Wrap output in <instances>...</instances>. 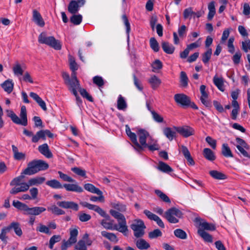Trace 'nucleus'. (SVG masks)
I'll return each mask as SVG.
<instances>
[{
	"label": "nucleus",
	"instance_id": "nucleus-45",
	"mask_svg": "<svg viewBox=\"0 0 250 250\" xmlns=\"http://www.w3.org/2000/svg\"><path fill=\"white\" fill-rule=\"evenodd\" d=\"M174 234L176 237L181 239H186L187 238L186 232L180 229H176L174 231Z\"/></svg>",
	"mask_w": 250,
	"mask_h": 250
},
{
	"label": "nucleus",
	"instance_id": "nucleus-43",
	"mask_svg": "<svg viewBox=\"0 0 250 250\" xmlns=\"http://www.w3.org/2000/svg\"><path fill=\"white\" fill-rule=\"evenodd\" d=\"M83 17L81 15L73 14L70 17V21L74 25H79L82 21Z\"/></svg>",
	"mask_w": 250,
	"mask_h": 250
},
{
	"label": "nucleus",
	"instance_id": "nucleus-8",
	"mask_svg": "<svg viewBox=\"0 0 250 250\" xmlns=\"http://www.w3.org/2000/svg\"><path fill=\"white\" fill-rule=\"evenodd\" d=\"M182 216V212L175 208H172L168 209L165 214V218L171 223H177L179 220L176 217L181 218Z\"/></svg>",
	"mask_w": 250,
	"mask_h": 250
},
{
	"label": "nucleus",
	"instance_id": "nucleus-54",
	"mask_svg": "<svg viewBox=\"0 0 250 250\" xmlns=\"http://www.w3.org/2000/svg\"><path fill=\"white\" fill-rule=\"evenodd\" d=\"M93 83L99 88L103 86L104 84V82L103 78L99 76H96L93 78Z\"/></svg>",
	"mask_w": 250,
	"mask_h": 250
},
{
	"label": "nucleus",
	"instance_id": "nucleus-29",
	"mask_svg": "<svg viewBox=\"0 0 250 250\" xmlns=\"http://www.w3.org/2000/svg\"><path fill=\"white\" fill-rule=\"evenodd\" d=\"M163 133L166 137L170 141L176 137V132L173 131L172 129L169 127L164 128Z\"/></svg>",
	"mask_w": 250,
	"mask_h": 250
},
{
	"label": "nucleus",
	"instance_id": "nucleus-17",
	"mask_svg": "<svg viewBox=\"0 0 250 250\" xmlns=\"http://www.w3.org/2000/svg\"><path fill=\"white\" fill-rule=\"evenodd\" d=\"M39 152L47 158H51L53 157V154L49 149L47 144H43L38 147Z\"/></svg>",
	"mask_w": 250,
	"mask_h": 250
},
{
	"label": "nucleus",
	"instance_id": "nucleus-20",
	"mask_svg": "<svg viewBox=\"0 0 250 250\" xmlns=\"http://www.w3.org/2000/svg\"><path fill=\"white\" fill-rule=\"evenodd\" d=\"M177 131L185 137H189L193 134V129L188 127H175Z\"/></svg>",
	"mask_w": 250,
	"mask_h": 250
},
{
	"label": "nucleus",
	"instance_id": "nucleus-38",
	"mask_svg": "<svg viewBox=\"0 0 250 250\" xmlns=\"http://www.w3.org/2000/svg\"><path fill=\"white\" fill-rule=\"evenodd\" d=\"M30 96L36 101L38 104L44 111H46L47 110L46 104L44 101L39 96V95H30Z\"/></svg>",
	"mask_w": 250,
	"mask_h": 250
},
{
	"label": "nucleus",
	"instance_id": "nucleus-10",
	"mask_svg": "<svg viewBox=\"0 0 250 250\" xmlns=\"http://www.w3.org/2000/svg\"><path fill=\"white\" fill-rule=\"evenodd\" d=\"M85 3V0H71L68 5V11L72 14H76Z\"/></svg>",
	"mask_w": 250,
	"mask_h": 250
},
{
	"label": "nucleus",
	"instance_id": "nucleus-18",
	"mask_svg": "<svg viewBox=\"0 0 250 250\" xmlns=\"http://www.w3.org/2000/svg\"><path fill=\"white\" fill-rule=\"evenodd\" d=\"M1 87L3 90L9 94L12 92L14 87V83L11 79H8L1 84Z\"/></svg>",
	"mask_w": 250,
	"mask_h": 250
},
{
	"label": "nucleus",
	"instance_id": "nucleus-53",
	"mask_svg": "<svg viewBox=\"0 0 250 250\" xmlns=\"http://www.w3.org/2000/svg\"><path fill=\"white\" fill-rule=\"evenodd\" d=\"M61 240V237L60 235H54L51 237L49 240V248L50 249L53 248L54 245Z\"/></svg>",
	"mask_w": 250,
	"mask_h": 250
},
{
	"label": "nucleus",
	"instance_id": "nucleus-22",
	"mask_svg": "<svg viewBox=\"0 0 250 250\" xmlns=\"http://www.w3.org/2000/svg\"><path fill=\"white\" fill-rule=\"evenodd\" d=\"M127 136L129 137L131 142L133 144L134 147L136 150H137L139 152H140L142 150H143V147L137 141V136L135 133L131 132L130 134H128Z\"/></svg>",
	"mask_w": 250,
	"mask_h": 250
},
{
	"label": "nucleus",
	"instance_id": "nucleus-55",
	"mask_svg": "<svg viewBox=\"0 0 250 250\" xmlns=\"http://www.w3.org/2000/svg\"><path fill=\"white\" fill-rule=\"evenodd\" d=\"M241 57L242 53L238 50L232 57V60L235 65H237L240 63Z\"/></svg>",
	"mask_w": 250,
	"mask_h": 250
},
{
	"label": "nucleus",
	"instance_id": "nucleus-47",
	"mask_svg": "<svg viewBox=\"0 0 250 250\" xmlns=\"http://www.w3.org/2000/svg\"><path fill=\"white\" fill-rule=\"evenodd\" d=\"M155 193L160 197V198L166 203H170V200L169 197L159 189H156Z\"/></svg>",
	"mask_w": 250,
	"mask_h": 250
},
{
	"label": "nucleus",
	"instance_id": "nucleus-39",
	"mask_svg": "<svg viewBox=\"0 0 250 250\" xmlns=\"http://www.w3.org/2000/svg\"><path fill=\"white\" fill-rule=\"evenodd\" d=\"M213 81L214 84L217 87V88L221 91L223 92L224 91V87L223 79L215 76L213 79Z\"/></svg>",
	"mask_w": 250,
	"mask_h": 250
},
{
	"label": "nucleus",
	"instance_id": "nucleus-7",
	"mask_svg": "<svg viewBox=\"0 0 250 250\" xmlns=\"http://www.w3.org/2000/svg\"><path fill=\"white\" fill-rule=\"evenodd\" d=\"M174 99L176 103L183 108L190 107L194 109L198 108L194 103L191 102L190 98L187 95H174Z\"/></svg>",
	"mask_w": 250,
	"mask_h": 250
},
{
	"label": "nucleus",
	"instance_id": "nucleus-57",
	"mask_svg": "<svg viewBox=\"0 0 250 250\" xmlns=\"http://www.w3.org/2000/svg\"><path fill=\"white\" fill-rule=\"evenodd\" d=\"M78 234V231L77 229H70V237L69 238V241L75 243L77 241V236Z\"/></svg>",
	"mask_w": 250,
	"mask_h": 250
},
{
	"label": "nucleus",
	"instance_id": "nucleus-56",
	"mask_svg": "<svg viewBox=\"0 0 250 250\" xmlns=\"http://www.w3.org/2000/svg\"><path fill=\"white\" fill-rule=\"evenodd\" d=\"M9 232V229L7 227H5L2 229L1 233H0V239L4 243L7 242V237L6 234Z\"/></svg>",
	"mask_w": 250,
	"mask_h": 250
},
{
	"label": "nucleus",
	"instance_id": "nucleus-13",
	"mask_svg": "<svg viewBox=\"0 0 250 250\" xmlns=\"http://www.w3.org/2000/svg\"><path fill=\"white\" fill-rule=\"evenodd\" d=\"M137 135L139 137L140 145L143 148L144 146L146 145V139L147 138L149 139V137L151 136L147 131L143 129L138 130L137 131Z\"/></svg>",
	"mask_w": 250,
	"mask_h": 250
},
{
	"label": "nucleus",
	"instance_id": "nucleus-35",
	"mask_svg": "<svg viewBox=\"0 0 250 250\" xmlns=\"http://www.w3.org/2000/svg\"><path fill=\"white\" fill-rule=\"evenodd\" d=\"M209 173L211 177L216 179L224 180L226 178V176L224 174L217 170H211Z\"/></svg>",
	"mask_w": 250,
	"mask_h": 250
},
{
	"label": "nucleus",
	"instance_id": "nucleus-32",
	"mask_svg": "<svg viewBox=\"0 0 250 250\" xmlns=\"http://www.w3.org/2000/svg\"><path fill=\"white\" fill-rule=\"evenodd\" d=\"M40 138L43 140H45L46 136H48L49 138H52L53 137V134H52L50 130L48 129L46 130H41L37 132Z\"/></svg>",
	"mask_w": 250,
	"mask_h": 250
},
{
	"label": "nucleus",
	"instance_id": "nucleus-21",
	"mask_svg": "<svg viewBox=\"0 0 250 250\" xmlns=\"http://www.w3.org/2000/svg\"><path fill=\"white\" fill-rule=\"evenodd\" d=\"M7 227L9 229V231L13 229L18 236L20 237L22 235V231L19 223L17 222H12Z\"/></svg>",
	"mask_w": 250,
	"mask_h": 250
},
{
	"label": "nucleus",
	"instance_id": "nucleus-40",
	"mask_svg": "<svg viewBox=\"0 0 250 250\" xmlns=\"http://www.w3.org/2000/svg\"><path fill=\"white\" fill-rule=\"evenodd\" d=\"M46 184L53 188H61L63 187V185L55 179L47 181Z\"/></svg>",
	"mask_w": 250,
	"mask_h": 250
},
{
	"label": "nucleus",
	"instance_id": "nucleus-24",
	"mask_svg": "<svg viewBox=\"0 0 250 250\" xmlns=\"http://www.w3.org/2000/svg\"><path fill=\"white\" fill-rule=\"evenodd\" d=\"M101 234L103 237L114 243H116L118 241V239L117 236L113 233L108 232L106 231H102L101 232Z\"/></svg>",
	"mask_w": 250,
	"mask_h": 250
},
{
	"label": "nucleus",
	"instance_id": "nucleus-48",
	"mask_svg": "<svg viewBox=\"0 0 250 250\" xmlns=\"http://www.w3.org/2000/svg\"><path fill=\"white\" fill-rule=\"evenodd\" d=\"M212 54V49L208 48L206 52L202 55V61L204 63H207L209 61Z\"/></svg>",
	"mask_w": 250,
	"mask_h": 250
},
{
	"label": "nucleus",
	"instance_id": "nucleus-25",
	"mask_svg": "<svg viewBox=\"0 0 250 250\" xmlns=\"http://www.w3.org/2000/svg\"><path fill=\"white\" fill-rule=\"evenodd\" d=\"M162 48L165 52L168 54H172L175 50V47L167 42L162 43Z\"/></svg>",
	"mask_w": 250,
	"mask_h": 250
},
{
	"label": "nucleus",
	"instance_id": "nucleus-14",
	"mask_svg": "<svg viewBox=\"0 0 250 250\" xmlns=\"http://www.w3.org/2000/svg\"><path fill=\"white\" fill-rule=\"evenodd\" d=\"M144 213L150 220L155 221L157 223V225L160 227H161L162 228H164L165 225H164L163 222L162 221V220L161 219V218L159 216H158L157 215H156L155 214H153L150 211L146 210V209L144 211Z\"/></svg>",
	"mask_w": 250,
	"mask_h": 250
},
{
	"label": "nucleus",
	"instance_id": "nucleus-23",
	"mask_svg": "<svg viewBox=\"0 0 250 250\" xmlns=\"http://www.w3.org/2000/svg\"><path fill=\"white\" fill-rule=\"evenodd\" d=\"M197 233L205 242L208 243L213 242L212 236L206 231L198 229Z\"/></svg>",
	"mask_w": 250,
	"mask_h": 250
},
{
	"label": "nucleus",
	"instance_id": "nucleus-50",
	"mask_svg": "<svg viewBox=\"0 0 250 250\" xmlns=\"http://www.w3.org/2000/svg\"><path fill=\"white\" fill-rule=\"evenodd\" d=\"M150 46L151 49L155 52L159 50V43L155 38H151L150 39Z\"/></svg>",
	"mask_w": 250,
	"mask_h": 250
},
{
	"label": "nucleus",
	"instance_id": "nucleus-64",
	"mask_svg": "<svg viewBox=\"0 0 250 250\" xmlns=\"http://www.w3.org/2000/svg\"><path fill=\"white\" fill-rule=\"evenodd\" d=\"M151 113L152 118L155 122L159 123H163L164 122L163 118L155 111H151Z\"/></svg>",
	"mask_w": 250,
	"mask_h": 250
},
{
	"label": "nucleus",
	"instance_id": "nucleus-42",
	"mask_svg": "<svg viewBox=\"0 0 250 250\" xmlns=\"http://www.w3.org/2000/svg\"><path fill=\"white\" fill-rule=\"evenodd\" d=\"M151 87L155 89L161 83V80L155 75L152 76L148 80Z\"/></svg>",
	"mask_w": 250,
	"mask_h": 250
},
{
	"label": "nucleus",
	"instance_id": "nucleus-59",
	"mask_svg": "<svg viewBox=\"0 0 250 250\" xmlns=\"http://www.w3.org/2000/svg\"><path fill=\"white\" fill-rule=\"evenodd\" d=\"M152 71L156 72L161 69L163 67L162 62L159 60H156L152 64Z\"/></svg>",
	"mask_w": 250,
	"mask_h": 250
},
{
	"label": "nucleus",
	"instance_id": "nucleus-16",
	"mask_svg": "<svg viewBox=\"0 0 250 250\" xmlns=\"http://www.w3.org/2000/svg\"><path fill=\"white\" fill-rule=\"evenodd\" d=\"M63 187L68 191L81 193L83 191V188L77 184H64Z\"/></svg>",
	"mask_w": 250,
	"mask_h": 250
},
{
	"label": "nucleus",
	"instance_id": "nucleus-52",
	"mask_svg": "<svg viewBox=\"0 0 250 250\" xmlns=\"http://www.w3.org/2000/svg\"><path fill=\"white\" fill-rule=\"evenodd\" d=\"M78 216L79 220L82 222H87L91 218V216L90 214H86L82 211L78 213Z\"/></svg>",
	"mask_w": 250,
	"mask_h": 250
},
{
	"label": "nucleus",
	"instance_id": "nucleus-60",
	"mask_svg": "<svg viewBox=\"0 0 250 250\" xmlns=\"http://www.w3.org/2000/svg\"><path fill=\"white\" fill-rule=\"evenodd\" d=\"M74 250H87L85 241L83 240H80L75 245Z\"/></svg>",
	"mask_w": 250,
	"mask_h": 250
},
{
	"label": "nucleus",
	"instance_id": "nucleus-34",
	"mask_svg": "<svg viewBox=\"0 0 250 250\" xmlns=\"http://www.w3.org/2000/svg\"><path fill=\"white\" fill-rule=\"evenodd\" d=\"M127 107V104L125 99L120 96L117 100V108L119 110H125Z\"/></svg>",
	"mask_w": 250,
	"mask_h": 250
},
{
	"label": "nucleus",
	"instance_id": "nucleus-61",
	"mask_svg": "<svg viewBox=\"0 0 250 250\" xmlns=\"http://www.w3.org/2000/svg\"><path fill=\"white\" fill-rule=\"evenodd\" d=\"M180 82L183 86H186L188 85V78L184 71H182L180 73Z\"/></svg>",
	"mask_w": 250,
	"mask_h": 250
},
{
	"label": "nucleus",
	"instance_id": "nucleus-58",
	"mask_svg": "<svg viewBox=\"0 0 250 250\" xmlns=\"http://www.w3.org/2000/svg\"><path fill=\"white\" fill-rule=\"evenodd\" d=\"M71 170L78 175L86 178V171L79 167L71 168Z\"/></svg>",
	"mask_w": 250,
	"mask_h": 250
},
{
	"label": "nucleus",
	"instance_id": "nucleus-44",
	"mask_svg": "<svg viewBox=\"0 0 250 250\" xmlns=\"http://www.w3.org/2000/svg\"><path fill=\"white\" fill-rule=\"evenodd\" d=\"M201 103L206 107H211L212 106L211 102L208 97V95H202L200 98Z\"/></svg>",
	"mask_w": 250,
	"mask_h": 250
},
{
	"label": "nucleus",
	"instance_id": "nucleus-37",
	"mask_svg": "<svg viewBox=\"0 0 250 250\" xmlns=\"http://www.w3.org/2000/svg\"><path fill=\"white\" fill-rule=\"evenodd\" d=\"M13 206L17 209L22 210L23 212L26 211L28 206L19 201L14 200L12 203Z\"/></svg>",
	"mask_w": 250,
	"mask_h": 250
},
{
	"label": "nucleus",
	"instance_id": "nucleus-12",
	"mask_svg": "<svg viewBox=\"0 0 250 250\" xmlns=\"http://www.w3.org/2000/svg\"><path fill=\"white\" fill-rule=\"evenodd\" d=\"M57 205L63 208L72 209L75 211L79 210L78 205L72 201H61L57 202Z\"/></svg>",
	"mask_w": 250,
	"mask_h": 250
},
{
	"label": "nucleus",
	"instance_id": "nucleus-19",
	"mask_svg": "<svg viewBox=\"0 0 250 250\" xmlns=\"http://www.w3.org/2000/svg\"><path fill=\"white\" fill-rule=\"evenodd\" d=\"M135 244L137 248L140 250H146L150 247V244L146 241L141 238L135 241Z\"/></svg>",
	"mask_w": 250,
	"mask_h": 250
},
{
	"label": "nucleus",
	"instance_id": "nucleus-49",
	"mask_svg": "<svg viewBox=\"0 0 250 250\" xmlns=\"http://www.w3.org/2000/svg\"><path fill=\"white\" fill-rule=\"evenodd\" d=\"M37 231L42 233H44L47 234H51V232L50 231L49 227L43 225L42 224H39V226L36 229Z\"/></svg>",
	"mask_w": 250,
	"mask_h": 250
},
{
	"label": "nucleus",
	"instance_id": "nucleus-11",
	"mask_svg": "<svg viewBox=\"0 0 250 250\" xmlns=\"http://www.w3.org/2000/svg\"><path fill=\"white\" fill-rule=\"evenodd\" d=\"M45 210L46 208L44 207H34L29 208L28 206L26 211H25V212H23V213L25 215H28L37 216L41 214L42 213L45 211Z\"/></svg>",
	"mask_w": 250,
	"mask_h": 250
},
{
	"label": "nucleus",
	"instance_id": "nucleus-2",
	"mask_svg": "<svg viewBox=\"0 0 250 250\" xmlns=\"http://www.w3.org/2000/svg\"><path fill=\"white\" fill-rule=\"evenodd\" d=\"M70 68L72 71L71 78L69 74L66 72H62V77L64 82V83L67 86L69 90L73 94H77L79 92L80 94H88L85 89L80 87L78 80L77 78L76 73L75 71L78 68L77 63L74 58L70 56L69 57Z\"/></svg>",
	"mask_w": 250,
	"mask_h": 250
},
{
	"label": "nucleus",
	"instance_id": "nucleus-6",
	"mask_svg": "<svg viewBox=\"0 0 250 250\" xmlns=\"http://www.w3.org/2000/svg\"><path fill=\"white\" fill-rule=\"evenodd\" d=\"M130 228L133 231L134 236L139 238L142 237L145 234V229L146 227L144 222L141 219H135L130 225Z\"/></svg>",
	"mask_w": 250,
	"mask_h": 250
},
{
	"label": "nucleus",
	"instance_id": "nucleus-9",
	"mask_svg": "<svg viewBox=\"0 0 250 250\" xmlns=\"http://www.w3.org/2000/svg\"><path fill=\"white\" fill-rule=\"evenodd\" d=\"M195 222L198 225V229H201L204 231H213L216 229L215 226L213 224L208 223L200 217H196L195 219Z\"/></svg>",
	"mask_w": 250,
	"mask_h": 250
},
{
	"label": "nucleus",
	"instance_id": "nucleus-36",
	"mask_svg": "<svg viewBox=\"0 0 250 250\" xmlns=\"http://www.w3.org/2000/svg\"><path fill=\"white\" fill-rule=\"evenodd\" d=\"M13 71L14 75L18 77L23 74V70L18 62H16L13 66Z\"/></svg>",
	"mask_w": 250,
	"mask_h": 250
},
{
	"label": "nucleus",
	"instance_id": "nucleus-3",
	"mask_svg": "<svg viewBox=\"0 0 250 250\" xmlns=\"http://www.w3.org/2000/svg\"><path fill=\"white\" fill-rule=\"evenodd\" d=\"M48 167V164L45 161L42 160H34L28 163L27 167L22 173L32 175L40 171L46 170Z\"/></svg>",
	"mask_w": 250,
	"mask_h": 250
},
{
	"label": "nucleus",
	"instance_id": "nucleus-5",
	"mask_svg": "<svg viewBox=\"0 0 250 250\" xmlns=\"http://www.w3.org/2000/svg\"><path fill=\"white\" fill-rule=\"evenodd\" d=\"M38 42L40 43L46 44L57 50H61L62 48V44L59 41L56 40L53 36L47 37L45 32H42L39 35Z\"/></svg>",
	"mask_w": 250,
	"mask_h": 250
},
{
	"label": "nucleus",
	"instance_id": "nucleus-62",
	"mask_svg": "<svg viewBox=\"0 0 250 250\" xmlns=\"http://www.w3.org/2000/svg\"><path fill=\"white\" fill-rule=\"evenodd\" d=\"M113 207L119 212H125L126 210V206L121 203H115L113 205Z\"/></svg>",
	"mask_w": 250,
	"mask_h": 250
},
{
	"label": "nucleus",
	"instance_id": "nucleus-51",
	"mask_svg": "<svg viewBox=\"0 0 250 250\" xmlns=\"http://www.w3.org/2000/svg\"><path fill=\"white\" fill-rule=\"evenodd\" d=\"M122 20L124 23V24L126 27V33L127 35V39L128 40L129 39V32L130 31V23L129 22V21H128L126 15L124 14V15H122Z\"/></svg>",
	"mask_w": 250,
	"mask_h": 250
},
{
	"label": "nucleus",
	"instance_id": "nucleus-26",
	"mask_svg": "<svg viewBox=\"0 0 250 250\" xmlns=\"http://www.w3.org/2000/svg\"><path fill=\"white\" fill-rule=\"evenodd\" d=\"M84 188L87 191L93 193H95L97 194H101L102 193V191H101L98 188H96L91 184H85L84 185Z\"/></svg>",
	"mask_w": 250,
	"mask_h": 250
},
{
	"label": "nucleus",
	"instance_id": "nucleus-15",
	"mask_svg": "<svg viewBox=\"0 0 250 250\" xmlns=\"http://www.w3.org/2000/svg\"><path fill=\"white\" fill-rule=\"evenodd\" d=\"M33 21L38 26L43 27L45 25V22L41 14L36 9L33 10Z\"/></svg>",
	"mask_w": 250,
	"mask_h": 250
},
{
	"label": "nucleus",
	"instance_id": "nucleus-1",
	"mask_svg": "<svg viewBox=\"0 0 250 250\" xmlns=\"http://www.w3.org/2000/svg\"><path fill=\"white\" fill-rule=\"evenodd\" d=\"M109 213L117 220L118 224H114V220L111 219L110 216L108 215L101 220V225L106 229L116 230L123 233L125 236H127L128 229L125 216L114 209H110Z\"/></svg>",
	"mask_w": 250,
	"mask_h": 250
},
{
	"label": "nucleus",
	"instance_id": "nucleus-4",
	"mask_svg": "<svg viewBox=\"0 0 250 250\" xmlns=\"http://www.w3.org/2000/svg\"><path fill=\"white\" fill-rule=\"evenodd\" d=\"M7 116L9 117L12 121L15 124L26 126L27 125V112L25 106L22 105L21 107L20 118L12 110H7L6 111Z\"/></svg>",
	"mask_w": 250,
	"mask_h": 250
},
{
	"label": "nucleus",
	"instance_id": "nucleus-63",
	"mask_svg": "<svg viewBox=\"0 0 250 250\" xmlns=\"http://www.w3.org/2000/svg\"><path fill=\"white\" fill-rule=\"evenodd\" d=\"M193 11H192V8L191 7H188L184 10L183 12V16L185 19L191 18V17L193 16Z\"/></svg>",
	"mask_w": 250,
	"mask_h": 250
},
{
	"label": "nucleus",
	"instance_id": "nucleus-33",
	"mask_svg": "<svg viewBox=\"0 0 250 250\" xmlns=\"http://www.w3.org/2000/svg\"><path fill=\"white\" fill-rule=\"evenodd\" d=\"M149 139L153 141V144H151V143H148L147 144L146 143V145L144 146L143 147H148L149 150L150 151L159 150L160 146L157 144V141L153 139L151 137H149Z\"/></svg>",
	"mask_w": 250,
	"mask_h": 250
},
{
	"label": "nucleus",
	"instance_id": "nucleus-28",
	"mask_svg": "<svg viewBox=\"0 0 250 250\" xmlns=\"http://www.w3.org/2000/svg\"><path fill=\"white\" fill-rule=\"evenodd\" d=\"M203 155L206 159L210 161H214L216 158L213 152L210 149L208 148L204 149Z\"/></svg>",
	"mask_w": 250,
	"mask_h": 250
},
{
	"label": "nucleus",
	"instance_id": "nucleus-27",
	"mask_svg": "<svg viewBox=\"0 0 250 250\" xmlns=\"http://www.w3.org/2000/svg\"><path fill=\"white\" fill-rule=\"evenodd\" d=\"M45 181V178L44 177H36L29 179L28 181L30 187L41 185Z\"/></svg>",
	"mask_w": 250,
	"mask_h": 250
},
{
	"label": "nucleus",
	"instance_id": "nucleus-46",
	"mask_svg": "<svg viewBox=\"0 0 250 250\" xmlns=\"http://www.w3.org/2000/svg\"><path fill=\"white\" fill-rule=\"evenodd\" d=\"M162 235V232L159 229H155L148 232V236L150 239H155Z\"/></svg>",
	"mask_w": 250,
	"mask_h": 250
},
{
	"label": "nucleus",
	"instance_id": "nucleus-31",
	"mask_svg": "<svg viewBox=\"0 0 250 250\" xmlns=\"http://www.w3.org/2000/svg\"><path fill=\"white\" fill-rule=\"evenodd\" d=\"M222 154L226 157H233L231 151L227 144H223L222 147Z\"/></svg>",
	"mask_w": 250,
	"mask_h": 250
},
{
	"label": "nucleus",
	"instance_id": "nucleus-41",
	"mask_svg": "<svg viewBox=\"0 0 250 250\" xmlns=\"http://www.w3.org/2000/svg\"><path fill=\"white\" fill-rule=\"evenodd\" d=\"M48 211L56 215H63L65 214V211L55 205L51 206L47 208Z\"/></svg>",
	"mask_w": 250,
	"mask_h": 250
},
{
	"label": "nucleus",
	"instance_id": "nucleus-30",
	"mask_svg": "<svg viewBox=\"0 0 250 250\" xmlns=\"http://www.w3.org/2000/svg\"><path fill=\"white\" fill-rule=\"evenodd\" d=\"M157 168L165 173H169L173 171L172 168L166 163L163 162H159Z\"/></svg>",
	"mask_w": 250,
	"mask_h": 250
}]
</instances>
